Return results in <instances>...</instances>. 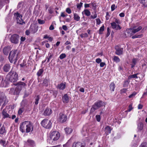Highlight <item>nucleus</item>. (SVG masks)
Instances as JSON below:
<instances>
[{"mask_svg": "<svg viewBox=\"0 0 147 147\" xmlns=\"http://www.w3.org/2000/svg\"><path fill=\"white\" fill-rule=\"evenodd\" d=\"M147 95V90L146 89L145 90V91L143 93L142 95V98H143L145 96H146Z\"/></svg>", "mask_w": 147, "mask_h": 147, "instance_id": "obj_60", "label": "nucleus"}, {"mask_svg": "<svg viewBox=\"0 0 147 147\" xmlns=\"http://www.w3.org/2000/svg\"><path fill=\"white\" fill-rule=\"evenodd\" d=\"M25 144L27 146L32 147H34L35 146V142L30 139H28L25 142Z\"/></svg>", "mask_w": 147, "mask_h": 147, "instance_id": "obj_14", "label": "nucleus"}, {"mask_svg": "<svg viewBox=\"0 0 147 147\" xmlns=\"http://www.w3.org/2000/svg\"><path fill=\"white\" fill-rule=\"evenodd\" d=\"M90 140L91 141L94 142L96 140L95 136H92L90 138Z\"/></svg>", "mask_w": 147, "mask_h": 147, "instance_id": "obj_53", "label": "nucleus"}, {"mask_svg": "<svg viewBox=\"0 0 147 147\" xmlns=\"http://www.w3.org/2000/svg\"><path fill=\"white\" fill-rule=\"evenodd\" d=\"M101 59L99 58L96 59V62L98 63H100L101 62Z\"/></svg>", "mask_w": 147, "mask_h": 147, "instance_id": "obj_56", "label": "nucleus"}, {"mask_svg": "<svg viewBox=\"0 0 147 147\" xmlns=\"http://www.w3.org/2000/svg\"><path fill=\"white\" fill-rule=\"evenodd\" d=\"M74 18L75 20L79 21L80 20V18L77 13H74Z\"/></svg>", "mask_w": 147, "mask_h": 147, "instance_id": "obj_29", "label": "nucleus"}, {"mask_svg": "<svg viewBox=\"0 0 147 147\" xmlns=\"http://www.w3.org/2000/svg\"><path fill=\"white\" fill-rule=\"evenodd\" d=\"M13 84L16 86V87L15 89L13 88H11L9 92L10 93L14 95H19L22 90L24 89L27 86L26 83L22 82H19Z\"/></svg>", "mask_w": 147, "mask_h": 147, "instance_id": "obj_1", "label": "nucleus"}, {"mask_svg": "<svg viewBox=\"0 0 147 147\" xmlns=\"http://www.w3.org/2000/svg\"><path fill=\"white\" fill-rule=\"evenodd\" d=\"M43 72V70L42 69H40L37 73V74L38 76H40Z\"/></svg>", "mask_w": 147, "mask_h": 147, "instance_id": "obj_38", "label": "nucleus"}, {"mask_svg": "<svg viewBox=\"0 0 147 147\" xmlns=\"http://www.w3.org/2000/svg\"><path fill=\"white\" fill-rule=\"evenodd\" d=\"M6 133V131L5 127L2 125V124L0 123V135H5Z\"/></svg>", "mask_w": 147, "mask_h": 147, "instance_id": "obj_16", "label": "nucleus"}, {"mask_svg": "<svg viewBox=\"0 0 147 147\" xmlns=\"http://www.w3.org/2000/svg\"><path fill=\"white\" fill-rule=\"evenodd\" d=\"M40 99V98L38 95L35 98V104L36 105H37L38 103V101Z\"/></svg>", "mask_w": 147, "mask_h": 147, "instance_id": "obj_40", "label": "nucleus"}, {"mask_svg": "<svg viewBox=\"0 0 147 147\" xmlns=\"http://www.w3.org/2000/svg\"><path fill=\"white\" fill-rule=\"evenodd\" d=\"M96 24L97 25H100L101 23V21L99 18H97L96 19Z\"/></svg>", "mask_w": 147, "mask_h": 147, "instance_id": "obj_47", "label": "nucleus"}, {"mask_svg": "<svg viewBox=\"0 0 147 147\" xmlns=\"http://www.w3.org/2000/svg\"><path fill=\"white\" fill-rule=\"evenodd\" d=\"M66 57V55L65 54L62 53L60 55L59 58L60 59H62L65 58Z\"/></svg>", "mask_w": 147, "mask_h": 147, "instance_id": "obj_42", "label": "nucleus"}, {"mask_svg": "<svg viewBox=\"0 0 147 147\" xmlns=\"http://www.w3.org/2000/svg\"><path fill=\"white\" fill-rule=\"evenodd\" d=\"M104 105V102L101 101H99L96 102L91 108V111L94 112L97 109Z\"/></svg>", "mask_w": 147, "mask_h": 147, "instance_id": "obj_7", "label": "nucleus"}, {"mask_svg": "<svg viewBox=\"0 0 147 147\" xmlns=\"http://www.w3.org/2000/svg\"><path fill=\"white\" fill-rule=\"evenodd\" d=\"M9 3V0H0V6H3L5 4Z\"/></svg>", "mask_w": 147, "mask_h": 147, "instance_id": "obj_26", "label": "nucleus"}, {"mask_svg": "<svg viewBox=\"0 0 147 147\" xmlns=\"http://www.w3.org/2000/svg\"><path fill=\"white\" fill-rule=\"evenodd\" d=\"M143 36L142 34H136L133 36H132V38L133 39H134L136 38H141Z\"/></svg>", "mask_w": 147, "mask_h": 147, "instance_id": "obj_37", "label": "nucleus"}, {"mask_svg": "<svg viewBox=\"0 0 147 147\" xmlns=\"http://www.w3.org/2000/svg\"><path fill=\"white\" fill-rule=\"evenodd\" d=\"M67 119V117L66 115L62 113H60L59 115V120L61 123L65 122Z\"/></svg>", "mask_w": 147, "mask_h": 147, "instance_id": "obj_13", "label": "nucleus"}, {"mask_svg": "<svg viewBox=\"0 0 147 147\" xmlns=\"http://www.w3.org/2000/svg\"><path fill=\"white\" fill-rule=\"evenodd\" d=\"M29 29L31 33L32 34H34L37 31L36 28L35 27L33 26H31L29 28Z\"/></svg>", "mask_w": 147, "mask_h": 147, "instance_id": "obj_24", "label": "nucleus"}, {"mask_svg": "<svg viewBox=\"0 0 147 147\" xmlns=\"http://www.w3.org/2000/svg\"><path fill=\"white\" fill-rule=\"evenodd\" d=\"M138 73H137L136 74H134L132 75H130L128 77V78L129 79H131L132 78L137 79L138 78L137 75H138Z\"/></svg>", "mask_w": 147, "mask_h": 147, "instance_id": "obj_31", "label": "nucleus"}, {"mask_svg": "<svg viewBox=\"0 0 147 147\" xmlns=\"http://www.w3.org/2000/svg\"><path fill=\"white\" fill-rule=\"evenodd\" d=\"M30 33H31L30 31V29H29L28 30H27L26 31V34L27 35H28L30 34Z\"/></svg>", "mask_w": 147, "mask_h": 147, "instance_id": "obj_59", "label": "nucleus"}, {"mask_svg": "<svg viewBox=\"0 0 147 147\" xmlns=\"http://www.w3.org/2000/svg\"><path fill=\"white\" fill-rule=\"evenodd\" d=\"M105 64V63L104 62H101L100 63V66L101 67H103Z\"/></svg>", "mask_w": 147, "mask_h": 147, "instance_id": "obj_61", "label": "nucleus"}, {"mask_svg": "<svg viewBox=\"0 0 147 147\" xmlns=\"http://www.w3.org/2000/svg\"><path fill=\"white\" fill-rule=\"evenodd\" d=\"M115 49L116 50L115 53L118 55H121L123 54V49L121 48L118 45L115 46Z\"/></svg>", "mask_w": 147, "mask_h": 147, "instance_id": "obj_12", "label": "nucleus"}, {"mask_svg": "<svg viewBox=\"0 0 147 147\" xmlns=\"http://www.w3.org/2000/svg\"><path fill=\"white\" fill-rule=\"evenodd\" d=\"M7 85V82L5 79L4 77L0 76V87H6Z\"/></svg>", "mask_w": 147, "mask_h": 147, "instance_id": "obj_11", "label": "nucleus"}, {"mask_svg": "<svg viewBox=\"0 0 147 147\" xmlns=\"http://www.w3.org/2000/svg\"><path fill=\"white\" fill-rule=\"evenodd\" d=\"M80 36L82 38H84L88 37V35L87 33H85L81 34Z\"/></svg>", "mask_w": 147, "mask_h": 147, "instance_id": "obj_45", "label": "nucleus"}, {"mask_svg": "<svg viewBox=\"0 0 147 147\" xmlns=\"http://www.w3.org/2000/svg\"><path fill=\"white\" fill-rule=\"evenodd\" d=\"M10 51L9 47H5L3 49V52L5 55H7Z\"/></svg>", "mask_w": 147, "mask_h": 147, "instance_id": "obj_27", "label": "nucleus"}, {"mask_svg": "<svg viewBox=\"0 0 147 147\" xmlns=\"http://www.w3.org/2000/svg\"><path fill=\"white\" fill-rule=\"evenodd\" d=\"M19 36L17 34H15L11 36L10 40L11 43L15 44H17L19 42Z\"/></svg>", "mask_w": 147, "mask_h": 147, "instance_id": "obj_10", "label": "nucleus"}, {"mask_svg": "<svg viewBox=\"0 0 147 147\" xmlns=\"http://www.w3.org/2000/svg\"><path fill=\"white\" fill-rule=\"evenodd\" d=\"M109 86L110 90L111 91H114L115 88V84L113 82H112L110 84Z\"/></svg>", "mask_w": 147, "mask_h": 147, "instance_id": "obj_30", "label": "nucleus"}, {"mask_svg": "<svg viewBox=\"0 0 147 147\" xmlns=\"http://www.w3.org/2000/svg\"><path fill=\"white\" fill-rule=\"evenodd\" d=\"M143 128V124L142 123H139L138 125V130H142Z\"/></svg>", "mask_w": 147, "mask_h": 147, "instance_id": "obj_32", "label": "nucleus"}, {"mask_svg": "<svg viewBox=\"0 0 147 147\" xmlns=\"http://www.w3.org/2000/svg\"><path fill=\"white\" fill-rule=\"evenodd\" d=\"M97 17V14L96 13H95L94 15H91L90 17L91 18L94 19L96 18Z\"/></svg>", "mask_w": 147, "mask_h": 147, "instance_id": "obj_55", "label": "nucleus"}, {"mask_svg": "<svg viewBox=\"0 0 147 147\" xmlns=\"http://www.w3.org/2000/svg\"><path fill=\"white\" fill-rule=\"evenodd\" d=\"M14 17L17 20V23H19L20 24H23V20H22V22H19L18 21V20L19 19L21 20V18L22 17V16L20 14L18 13H15L14 14Z\"/></svg>", "mask_w": 147, "mask_h": 147, "instance_id": "obj_19", "label": "nucleus"}, {"mask_svg": "<svg viewBox=\"0 0 147 147\" xmlns=\"http://www.w3.org/2000/svg\"><path fill=\"white\" fill-rule=\"evenodd\" d=\"M140 3L143 4L144 6H147V0H141Z\"/></svg>", "mask_w": 147, "mask_h": 147, "instance_id": "obj_36", "label": "nucleus"}, {"mask_svg": "<svg viewBox=\"0 0 147 147\" xmlns=\"http://www.w3.org/2000/svg\"><path fill=\"white\" fill-rule=\"evenodd\" d=\"M24 109L23 108H20L18 110V113L19 115H20L24 112Z\"/></svg>", "mask_w": 147, "mask_h": 147, "instance_id": "obj_41", "label": "nucleus"}, {"mask_svg": "<svg viewBox=\"0 0 147 147\" xmlns=\"http://www.w3.org/2000/svg\"><path fill=\"white\" fill-rule=\"evenodd\" d=\"M136 92H134L132 94L130 95L129 96V98H131L134 96L136 94Z\"/></svg>", "mask_w": 147, "mask_h": 147, "instance_id": "obj_58", "label": "nucleus"}, {"mask_svg": "<svg viewBox=\"0 0 147 147\" xmlns=\"http://www.w3.org/2000/svg\"><path fill=\"white\" fill-rule=\"evenodd\" d=\"M84 12L85 15L87 16H89L90 15V11L88 9H84Z\"/></svg>", "mask_w": 147, "mask_h": 147, "instance_id": "obj_35", "label": "nucleus"}, {"mask_svg": "<svg viewBox=\"0 0 147 147\" xmlns=\"http://www.w3.org/2000/svg\"><path fill=\"white\" fill-rule=\"evenodd\" d=\"M69 101V97L67 94H65L63 97V102L67 103Z\"/></svg>", "mask_w": 147, "mask_h": 147, "instance_id": "obj_25", "label": "nucleus"}, {"mask_svg": "<svg viewBox=\"0 0 147 147\" xmlns=\"http://www.w3.org/2000/svg\"><path fill=\"white\" fill-rule=\"evenodd\" d=\"M96 120L98 121L99 122L100 120V115H96Z\"/></svg>", "mask_w": 147, "mask_h": 147, "instance_id": "obj_54", "label": "nucleus"}, {"mask_svg": "<svg viewBox=\"0 0 147 147\" xmlns=\"http://www.w3.org/2000/svg\"><path fill=\"white\" fill-rule=\"evenodd\" d=\"M20 129L22 133L25 131L28 133L32 131L33 128L31 123L28 121L23 122L20 125Z\"/></svg>", "mask_w": 147, "mask_h": 147, "instance_id": "obj_2", "label": "nucleus"}, {"mask_svg": "<svg viewBox=\"0 0 147 147\" xmlns=\"http://www.w3.org/2000/svg\"><path fill=\"white\" fill-rule=\"evenodd\" d=\"M86 144L85 143H82L80 142H74L72 146V147H85Z\"/></svg>", "mask_w": 147, "mask_h": 147, "instance_id": "obj_17", "label": "nucleus"}, {"mask_svg": "<svg viewBox=\"0 0 147 147\" xmlns=\"http://www.w3.org/2000/svg\"><path fill=\"white\" fill-rule=\"evenodd\" d=\"M26 65V61H24L23 62L20 64V66L21 67H23L25 66Z\"/></svg>", "mask_w": 147, "mask_h": 147, "instance_id": "obj_43", "label": "nucleus"}, {"mask_svg": "<svg viewBox=\"0 0 147 147\" xmlns=\"http://www.w3.org/2000/svg\"><path fill=\"white\" fill-rule=\"evenodd\" d=\"M18 55L17 50H13L11 51L9 55V59L11 63H12L14 61H16L17 60Z\"/></svg>", "mask_w": 147, "mask_h": 147, "instance_id": "obj_5", "label": "nucleus"}, {"mask_svg": "<svg viewBox=\"0 0 147 147\" xmlns=\"http://www.w3.org/2000/svg\"><path fill=\"white\" fill-rule=\"evenodd\" d=\"M90 5H91L90 3V4L85 3L84 4V7L85 8L89 7H90Z\"/></svg>", "mask_w": 147, "mask_h": 147, "instance_id": "obj_63", "label": "nucleus"}, {"mask_svg": "<svg viewBox=\"0 0 147 147\" xmlns=\"http://www.w3.org/2000/svg\"><path fill=\"white\" fill-rule=\"evenodd\" d=\"M112 129L109 126H107L105 128V134L106 135H108L109 134L111 133V131Z\"/></svg>", "mask_w": 147, "mask_h": 147, "instance_id": "obj_23", "label": "nucleus"}, {"mask_svg": "<svg viewBox=\"0 0 147 147\" xmlns=\"http://www.w3.org/2000/svg\"><path fill=\"white\" fill-rule=\"evenodd\" d=\"M105 30V26L103 24L102 26L100 27L99 30V33L100 34H102V32Z\"/></svg>", "mask_w": 147, "mask_h": 147, "instance_id": "obj_34", "label": "nucleus"}, {"mask_svg": "<svg viewBox=\"0 0 147 147\" xmlns=\"http://www.w3.org/2000/svg\"><path fill=\"white\" fill-rule=\"evenodd\" d=\"M60 133L57 131H51L50 133V139L47 140L48 142L50 144H53V141H56L59 138Z\"/></svg>", "mask_w": 147, "mask_h": 147, "instance_id": "obj_3", "label": "nucleus"}, {"mask_svg": "<svg viewBox=\"0 0 147 147\" xmlns=\"http://www.w3.org/2000/svg\"><path fill=\"white\" fill-rule=\"evenodd\" d=\"M142 28V27L141 26H139L137 28H133L129 29L127 30V33L128 34V36H132V33L135 34L137 32L139 31Z\"/></svg>", "mask_w": 147, "mask_h": 147, "instance_id": "obj_8", "label": "nucleus"}, {"mask_svg": "<svg viewBox=\"0 0 147 147\" xmlns=\"http://www.w3.org/2000/svg\"><path fill=\"white\" fill-rule=\"evenodd\" d=\"M66 133L67 134H69L72 132L73 130L71 128L67 127L65 129Z\"/></svg>", "mask_w": 147, "mask_h": 147, "instance_id": "obj_28", "label": "nucleus"}, {"mask_svg": "<svg viewBox=\"0 0 147 147\" xmlns=\"http://www.w3.org/2000/svg\"><path fill=\"white\" fill-rule=\"evenodd\" d=\"M65 83H61L58 84L57 87V88L60 90H63L65 88Z\"/></svg>", "mask_w": 147, "mask_h": 147, "instance_id": "obj_22", "label": "nucleus"}, {"mask_svg": "<svg viewBox=\"0 0 147 147\" xmlns=\"http://www.w3.org/2000/svg\"><path fill=\"white\" fill-rule=\"evenodd\" d=\"M140 146L141 147H147V143L146 142L143 143Z\"/></svg>", "mask_w": 147, "mask_h": 147, "instance_id": "obj_50", "label": "nucleus"}, {"mask_svg": "<svg viewBox=\"0 0 147 147\" xmlns=\"http://www.w3.org/2000/svg\"><path fill=\"white\" fill-rule=\"evenodd\" d=\"M6 78L11 82H14L18 79V75L16 72L11 70L6 76Z\"/></svg>", "mask_w": 147, "mask_h": 147, "instance_id": "obj_4", "label": "nucleus"}, {"mask_svg": "<svg viewBox=\"0 0 147 147\" xmlns=\"http://www.w3.org/2000/svg\"><path fill=\"white\" fill-rule=\"evenodd\" d=\"M113 59L114 61L116 63L119 62L120 61L119 57L116 56H114Z\"/></svg>", "mask_w": 147, "mask_h": 147, "instance_id": "obj_33", "label": "nucleus"}, {"mask_svg": "<svg viewBox=\"0 0 147 147\" xmlns=\"http://www.w3.org/2000/svg\"><path fill=\"white\" fill-rule=\"evenodd\" d=\"M62 28L64 30L66 31L67 30L68 28L65 25H63L62 26Z\"/></svg>", "mask_w": 147, "mask_h": 147, "instance_id": "obj_62", "label": "nucleus"}, {"mask_svg": "<svg viewBox=\"0 0 147 147\" xmlns=\"http://www.w3.org/2000/svg\"><path fill=\"white\" fill-rule=\"evenodd\" d=\"M82 5L83 3L82 2H80L79 4H78L77 5V8L80 9L82 6Z\"/></svg>", "mask_w": 147, "mask_h": 147, "instance_id": "obj_44", "label": "nucleus"}, {"mask_svg": "<svg viewBox=\"0 0 147 147\" xmlns=\"http://www.w3.org/2000/svg\"><path fill=\"white\" fill-rule=\"evenodd\" d=\"M41 124L43 127L49 129L51 127L52 123L50 121L45 119L41 121Z\"/></svg>", "mask_w": 147, "mask_h": 147, "instance_id": "obj_9", "label": "nucleus"}, {"mask_svg": "<svg viewBox=\"0 0 147 147\" xmlns=\"http://www.w3.org/2000/svg\"><path fill=\"white\" fill-rule=\"evenodd\" d=\"M38 23L40 24H43L45 23V22L44 20H41L40 19H38Z\"/></svg>", "mask_w": 147, "mask_h": 147, "instance_id": "obj_51", "label": "nucleus"}, {"mask_svg": "<svg viewBox=\"0 0 147 147\" xmlns=\"http://www.w3.org/2000/svg\"><path fill=\"white\" fill-rule=\"evenodd\" d=\"M5 143L6 142L5 140H0V143L4 147H6Z\"/></svg>", "mask_w": 147, "mask_h": 147, "instance_id": "obj_39", "label": "nucleus"}, {"mask_svg": "<svg viewBox=\"0 0 147 147\" xmlns=\"http://www.w3.org/2000/svg\"><path fill=\"white\" fill-rule=\"evenodd\" d=\"M7 109L5 108L3 110L2 112V116L4 119L6 118H10L9 115L7 113Z\"/></svg>", "mask_w": 147, "mask_h": 147, "instance_id": "obj_21", "label": "nucleus"}, {"mask_svg": "<svg viewBox=\"0 0 147 147\" xmlns=\"http://www.w3.org/2000/svg\"><path fill=\"white\" fill-rule=\"evenodd\" d=\"M117 7L115 6V4H113L111 5V11H113Z\"/></svg>", "mask_w": 147, "mask_h": 147, "instance_id": "obj_49", "label": "nucleus"}, {"mask_svg": "<svg viewBox=\"0 0 147 147\" xmlns=\"http://www.w3.org/2000/svg\"><path fill=\"white\" fill-rule=\"evenodd\" d=\"M6 98L5 94L3 93H0V105L3 103L5 104L7 102H6Z\"/></svg>", "mask_w": 147, "mask_h": 147, "instance_id": "obj_15", "label": "nucleus"}, {"mask_svg": "<svg viewBox=\"0 0 147 147\" xmlns=\"http://www.w3.org/2000/svg\"><path fill=\"white\" fill-rule=\"evenodd\" d=\"M11 68L10 64L9 63H6L3 66V71L5 72H7L10 70Z\"/></svg>", "mask_w": 147, "mask_h": 147, "instance_id": "obj_18", "label": "nucleus"}, {"mask_svg": "<svg viewBox=\"0 0 147 147\" xmlns=\"http://www.w3.org/2000/svg\"><path fill=\"white\" fill-rule=\"evenodd\" d=\"M52 113V110L49 108H47L45 110L43 114L45 116H49Z\"/></svg>", "mask_w": 147, "mask_h": 147, "instance_id": "obj_20", "label": "nucleus"}, {"mask_svg": "<svg viewBox=\"0 0 147 147\" xmlns=\"http://www.w3.org/2000/svg\"><path fill=\"white\" fill-rule=\"evenodd\" d=\"M137 60L136 59H134L132 60V62L133 64H136V63Z\"/></svg>", "mask_w": 147, "mask_h": 147, "instance_id": "obj_64", "label": "nucleus"}, {"mask_svg": "<svg viewBox=\"0 0 147 147\" xmlns=\"http://www.w3.org/2000/svg\"><path fill=\"white\" fill-rule=\"evenodd\" d=\"M107 33L106 36L107 37H108L109 36L110 33V30L109 28V27H108L107 28Z\"/></svg>", "mask_w": 147, "mask_h": 147, "instance_id": "obj_57", "label": "nucleus"}, {"mask_svg": "<svg viewBox=\"0 0 147 147\" xmlns=\"http://www.w3.org/2000/svg\"><path fill=\"white\" fill-rule=\"evenodd\" d=\"M128 107H129V109H128V110L126 111V112H127V111L130 112L133 109V108L132 107V104H130L129 105Z\"/></svg>", "mask_w": 147, "mask_h": 147, "instance_id": "obj_46", "label": "nucleus"}, {"mask_svg": "<svg viewBox=\"0 0 147 147\" xmlns=\"http://www.w3.org/2000/svg\"><path fill=\"white\" fill-rule=\"evenodd\" d=\"M114 22L111 23L112 28L113 29L116 30L121 29V28L119 25V24H121V22L120 20L115 18H114Z\"/></svg>", "mask_w": 147, "mask_h": 147, "instance_id": "obj_6", "label": "nucleus"}, {"mask_svg": "<svg viewBox=\"0 0 147 147\" xmlns=\"http://www.w3.org/2000/svg\"><path fill=\"white\" fill-rule=\"evenodd\" d=\"M67 14H65V12H62L61 13V16L63 18H64L65 17L67 16Z\"/></svg>", "mask_w": 147, "mask_h": 147, "instance_id": "obj_52", "label": "nucleus"}, {"mask_svg": "<svg viewBox=\"0 0 147 147\" xmlns=\"http://www.w3.org/2000/svg\"><path fill=\"white\" fill-rule=\"evenodd\" d=\"M65 11L67 13L69 14H70L71 12V10L69 8H67L66 9Z\"/></svg>", "mask_w": 147, "mask_h": 147, "instance_id": "obj_48", "label": "nucleus"}]
</instances>
